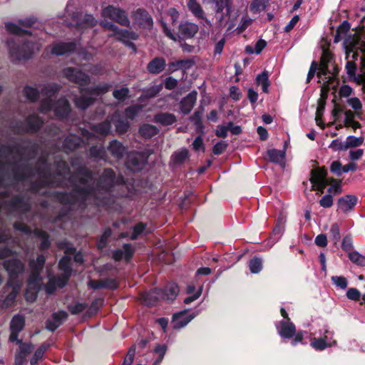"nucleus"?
Masks as SVG:
<instances>
[{
  "instance_id": "obj_43",
  "label": "nucleus",
  "mask_w": 365,
  "mask_h": 365,
  "mask_svg": "<svg viewBox=\"0 0 365 365\" xmlns=\"http://www.w3.org/2000/svg\"><path fill=\"white\" fill-rule=\"evenodd\" d=\"M256 83L258 86H262V90L264 93H268L269 81L268 71H264L256 77Z\"/></svg>"
},
{
  "instance_id": "obj_31",
  "label": "nucleus",
  "mask_w": 365,
  "mask_h": 365,
  "mask_svg": "<svg viewBox=\"0 0 365 365\" xmlns=\"http://www.w3.org/2000/svg\"><path fill=\"white\" fill-rule=\"evenodd\" d=\"M154 121L163 126L170 125L176 122L177 119L174 114L170 113H159L154 115Z\"/></svg>"
},
{
  "instance_id": "obj_48",
  "label": "nucleus",
  "mask_w": 365,
  "mask_h": 365,
  "mask_svg": "<svg viewBox=\"0 0 365 365\" xmlns=\"http://www.w3.org/2000/svg\"><path fill=\"white\" fill-rule=\"evenodd\" d=\"M88 306V304L86 302H74L68 305L67 308L71 314L76 315L83 312Z\"/></svg>"
},
{
  "instance_id": "obj_11",
  "label": "nucleus",
  "mask_w": 365,
  "mask_h": 365,
  "mask_svg": "<svg viewBox=\"0 0 365 365\" xmlns=\"http://www.w3.org/2000/svg\"><path fill=\"white\" fill-rule=\"evenodd\" d=\"M311 174L310 180L312 184V189L323 193L324 190L329 183L327 178V170L323 168H317L312 170Z\"/></svg>"
},
{
  "instance_id": "obj_27",
  "label": "nucleus",
  "mask_w": 365,
  "mask_h": 365,
  "mask_svg": "<svg viewBox=\"0 0 365 365\" xmlns=\"http://www.w3.org/2000/svg\"><path fill=\"white\" fill-rule=\"evenodd\" d=\"M108 150L112 156L118 159L122 158L127 152L126 148L117 140H113L110 142L108 146Z\"/></svg>"
},
{
  "instance_id": "obj_42",
  "label": "nucleus",
  "mask_w": 365,
  "mask_h": 365,
  "mask_svg": "<svg viewBox=\"0 0 365 365\" xmlns=\"http://www.w3.org/2000/svg\"><path fill=\"white\" fill-rule=\"evenodd\" d=\"M187 7L192 14L198 19H203L205 18V13L201 6L196 1V0H189L187 2Z\"/></svg>"
},
{
  "instance_id": "obj_25",
  "label": "nucleus",
  "mask_w": 365,
  "mask_h": 365,
  "mask_svg": "<svg viewBox=\"0 0 365 365\" xmlns=\"http://www.w3.org/2000/svg\"><path fill=\"white\" fill-rule=\"evenodd\" d=\"M14 152H17L19 156L21 155V153H19L16 148L7 145L0 146V170L3 168V160L10 161L14 159Z\"/></svg>"
},
{
  "instance_id": "obj_19",
  "label": "nucleus",
  "mask_w": 365,
  "mask_h": 365,
  "mask_svg": "<svg viewBox=\"0 0 365 365\" xmlns=\"http://www.w3.org/2000/svg\"><path fill=\"white\" fill-rule=\"evenodd\" d=\"M9 207L21 213L29 211L31 208L29 200L21 195H17L13 197L8 203Z\"/></svg>"
},
{
  "instance_id": "obj_34",
  "label": "nucleus",
  "mask_w": 365,
  "mask_h": 365,
  "mask_svg": "<svg viewBox=\"0 0 365 365\" xmlns=\"http://www.w3.org/2000/svg\"><path fill=\"white\" fill-rule=\"evenodd\" d=\"M113 118L115 119L114 120V125L115 126L116 132L119 134L125 133L130 128V123L128 120L120 118L118 111L114 113Z\"/></svg>"
},
{
  "instance_id": "obj_62",
  "label": "nucleus",
  "mask_w": 365,
  "mask_h": 365,
  "mask_svg": "<svg viewBox=\"0 0 365 365\" xmlns=\"http://www.w3.org/2000/svg\"><path fill=\"white\" fill-rule=\"evenodd\" d=\"M329 148L335 151L346 150V142L341 141L339 139H335L331 141V144L329 145Z\"/></svg>"
},
{
  "instance_id": "obj_44",
  "label": "nucleus",
  "mask_w": 365,
  "mask_h": 365,
  "mask_svg": "<svg viewBox=\"0 0 365 365\" xmlns=\"http://www.w3.org/2000/svg\"><path fill=\"white\" fill-rule=\"evenodd\" d=\"M89 156L97 160H105V148L102 145L91 146L89 149Z\"/></svg>"
},
{
  "instance_id": "obj_59",
  "label": "nucleus",
  "mask_w": 365,
  "mask_h": 365,
  "mask_svg": "<svg viewBox=\"0 0 365 365\" xmlns=\"http://www.w3.org/2000/svg\"><path fill=\"white\" fill-rule=\"evenodd\" d=\"M331 279L336 287L341 289H345L348 286V281L344 277L333 276Z\"/></svg>"
},
{
  "instance_id": "obj_13",
  "label": "nucleus",
  "mask_w": 365,
  "mask_h": 365,
  "mask_svg": "<svg viewBox=\"0 0 365 365\" xmlns=\"http://www.w3.org/2000/svg\"><path fill=\"white\" fill-rule=\"evenodd\" d=\"M103 13L104 16H108L113 21L119 23L123 26H128L130 24V21L125 11L113 6H106L103 9Z\"/></svg>"
},
{
  "instance_id": "obj_35",
  "label": "nucleus",
  "mask_w": 365,
  "mask_h": 365,
  "mask_svg": "<svg viewBox=\"0 0 365 365\" xmlns=\"http://www.w3.org/2000/svg\"><path fill=\"white\" fill-rule=\"evenodd\" d=\"M95 98L91 96H76L73 99L75 106L81 110H86L93 103Z\"/></svg>"
},
{
  "instance_id": "obj_51",
  "label": "nucleus",
  "mask_w": 365,
  "mask_h": 365,
  "mask_svg": "<svg viewBox=\"0 0 365 365\" xmlns=\"http://www.w3.org/2000/svg\"><path fill=\"white\" fill-rule=\"evenodd\" d=\"M364 138L363 137H356L354 135H349L346 137L345 142L346 150L349 148H357L361 145L364 143Z\"/></svg>"
},
{
  "instance_id": "obj_29",
  "label": "nucleus",
  "mask_w": 365,
  "mask_h": 365,
  "mask_svg": "<svg viewBox=\"0 0 365 365\" xmlns=\"http://www.w3.org/2000/svg\"><path fill=\"white\" fill-rule=\"evenodd\" d=\"M91 130L101 137H105L111 132V122L106 119L103 122L92 124Z\"/></svg>"
},
{
  "instance_id": "obj_8",
  "label": "nucleus",
  "mask_w": 365,
  "mask_h": 365,
  "mask_svg": "<svg viewBox=\"0 0 365 365\" xmlns=\"http://www.w3.org/2000/svg\"><path fill=\"white\" fill-rule=\"evenodd\" d=\"M43 120L35 114L29 115L25 120L12 123V128L15 133H31L37 132L42 126Z\"/></svg>"
},
{
  "instance_id": "obj_40",
  "label": "nucleus",
  "mask_w": 365,
  "mask_h": 365,
  "mask_svg": "<svg viewBox=\"0 0 365 365\" xmlns=\"http://www.w3.org/2000/svg\"><path fill=\"white\" fill-rule=\"evenodd\" d=\"M110 84L103 83H100L96 86L88 88L86 89V93L91 95L99 96L101 94H103L107 93L110 88Z\"/></svg>"
},
{
  "instance_id": "obj_63",
  "label": "nucleus",
  "mask_w": 365,
  "mask_h": 365,
  "mask_svg": "<svg viewBox=\"0 0 365 365\" xmlns=\"http://www.w3.org/2000/svg\"><path fill=\"white\" fill-rule=\"evenodd\" d=\"M320 206L324 208L331 207L333 205V197L331 194L324 195L319 202Z\"/></svg>"
},
{
  "instance_id": "obj_49",
  "label": "nucleus",
  "mask_w": 365,
  "mask_h": 365,
  "mask_svg": "<svg viewBox=\"0 0 365 365\" xmlns=\"http://www.w3.org/2000/svg\"><path fill=\"white\" fill-rule=\"evenodd\" d=\"M269 4V0H253L250 6L251 11L253 13H259L265 10Z\"/></svg>"
},
{
  "instance_id": "obj_38",
  "label": "nucleus",
  "mask_w": 365,
  "mask_h": 365,
  "mask_svg": "<svg viewBox=\"0 0 365 365\" xmlns=\"http://www.w3.org/2000/svg\"><path fill=\"white\" fill-rule=\"evenodd\" d=\"M158 128L150 124H143L140 126L139 132L140 135L145 138H151L158 133Z\"/></svg>"
},
{
  "instance_id": "obj_7",
  "label": "nucleus",
  "mask_w": 365,
  "mask_h": 365,
  "mask_svg": "<svg viewBox=\"0 0 365 365\" xmlns=\"http://www.w3.org/2000/svg\"><path fill=\"white\" fill-rule=\"evenodd\" d=\"M161 26L165 35L174 41L190 38L198 31L197 24L188 21L180 23L178 34L173 32L163 21L161 22Z\"/></svg>"
},
{
  "instance_id": "obj_4",
  "label": "nucleus",
  "mask_w": 365,
  "mask_h": 365,
  "mask_svg": "<svg viewBox=\"0 0 365 365\" xmlns=\"http://www.w3.org/2000/svg\"><path fill=\"white\" fill-rule=\"evenodd\" d=\"M3 266L9 275V279L6 289H11V291L3 300L2 304L5 307H9L14 304L17 294L20 292L22 281L19 279V274L23 273L24 270V265L19 259H11L4 261Z\"/></svg>"
},
{
  "instance_id": "obj_61",
  "label": "nucleus",
  "mask_w": 365,
  "mask_h": 365,
  "mask_svg": "<svg viewBox=\"0 0 365 365\" xmlns=\"http://www.w3.org/2000/svg\"><path fill=\"white\" fill-rule=\"evenodd\" d=\"M346 103L356 112L361 110L362 108V103L361 101L356 97H351L348 98Z\"/></svg>"
},
{
  "instance_id": "obj_12",
  "label": "nucleus",
  "mask_w": 365,
  "mask_h": 365,
  "mask_svg": "<svg viewBox=\"0 0 365 365\" xmlns=\"http://www.w3.org/2000/svg\"><path fill=\"white\" fill-rule=\"evenodd\" d=\"M198 314L199 311L190 313L187 309L175 313L172 318L173 329H178L185 327Z\"/></svg>"
},
{
  "instance_id": "obj_17",
  "label": "nucleus",
  "mask_w": 365,
  "mask_h": 365,
  "mask_svg": "<svg viewBox=\"0 0 365 365\" xmlns=\"http://www.w3.org/2000/svg\"><path fill=\"white\" fill-rule=\"evenodd\" d=\"M358 202V197L354 195H346L338 199L336 206L337 212H348L352 210Z\"/></svg>"
},
{
  "instance_id": "obj_58",
  "label": "nucleus",
  "mask_w": 365,
  "mask_h": 365,
  "mask_svg": "<svg viewBox=\"0 0 365 365\" xmlns=\"http://www.w3.org/2000/svg\"><path fill=\"white\" fill-rule=\"evenodd\" d=\"M349 258L352 262L358 265H365V257L359 254L358 252L354 251L349 252Z\"/></svg>"
},
{
  "instance_id": "obj_46",
  "label": "nucleus",
  "mask_w": 365,
  "mask_h": 365,
  "mask_svg": "<svg viewBox=\"0 0 365 365\" xmlns=\"http://www.w3.org/2000/svg\"><path fill=\"white\" fill-rule=\"evenodd\" d=\"M151 232L150 230H146V224L143 222H139L136 224L133 227V231L131 233V235L130 237V239L132 240H134L138 237V236L141 235L142 234H148Z\"/></svg>"
},
{
  "instance_id": "obj_45",
  "label": "nucleus",
  "mask_w": 365,
  "mask_h": 365,
  "mask_svg": "<svg viewBox=\"0 0 365 365\" xmlns=\"http://www.w3.org/2000/svg\"><path fill=\"white\" fill-rule=\"evenodd\" d=\"M188 158V150L182 149L173 153L171 156V160L175 165H181Z\"/></svg>"
},
{
  "instance_id": "obj_60",
  "label": "nucleus",
  "mask_w": 365,
  "mask_h": 365,
  "mask_svg": "<svg viewBox=\"0 0 365 365\" xmlns=\"http://www.w3.org/2000/svg\"><path fill=\"white\" fill-rule=\"evenodd\" d=\"M330 237L334 241V243L336 244L340 240V230L339 226L337 223H334L331 225L330 228Z\"/></svg>"
},
{
  "instance_id": "obj_33",
  "label": "nucleus",
  "mask_w": 365,
  "mask_h": 365,
  "mask_svg": "<svg viewBox=\"0 0 365 365\" xmlns=\"http://www.w3.org/2000/svg\"><path fill=\"white\" fill-rule=\"evenodd\" d=\"M34 235L41 240L39 245V250L43 251L48 250L51 246V241L49 240V235L41 230L35 229L33 232Z\"/></svg>"
},
{
  "instance_id": "obj_54",
  "label": "nucleus",
  "mask_w": 365,
  "mask_h": 365,
  "mask_svg": "<svg viewBox=\"0 0 365 365\" xmlns=\"http://www.w3.org/2000/svg\"><path fill=\"white\" fill-rule=\"evenodd\" d=\"M23 93L25 97L32 102L36 101L39 96L38 91L36 88L29 86L24 88Z\"/></svg>"
},
{
  "instance_id": "obj_41",
  "label": "nucleus",
  "mask_w": 365,
  "mask_h": 365,
  "mask_svg": "<svg viewBox=\"0 0 365 365\" xmlns=\"http://www.w3.org/2000/svg\"><path fill=\"white\" fill-rule=\"evenodd\" d=\"M25 325L24 317L21 315H14L11 321L10 329L12 331L21 332Z\"/></svg>"
},
{
  "instance_id": "obj_10",
  "label": "nucleus",
  "mask_w": 365,
  "mask_h": 365,
  "mask_svg": "<svg viewBox=\"0 0 365 365\" xmlns=\"http://www.w3.org/2000/svg\"><path fill=\"white\" fill-rule=\"evenodd\" d=\"M202 2L214 5L216 18L221 26L225 21V17L230 15L232 0H202Z\"/></svg>"
},
{
  "instance_id": "obj_1",
  "label": "nucleus",
  "mask_w": 365,
  "mask_h": 365,
  "mask_svg": "<svg viewBox=\"0 0 365 365\" xmlns=\"http://www.w3.org/2000/svg\"><path fill=\"white\" fill-rule=\"evenodd\" d=\"M54 168L55 171L52 172L51 165L42 157L38 159L34 170L27 163L15 165L12 175L17 182L36 176L37 180L30 185V190L34 193L39 192L44 187L69 184L72 187L71 192H58L56 198L70 210L82 211L89 205H95L98 210H117L120 208L119 197H130L123 178L116 177L110 168L105 169L96 182L93 173L85 166L78 168L73 174L65 160L55 161Z\"/></svg>"
},
{
  "instance_id": "obj_37",
  "label": "nucleus",
  "mask_w": 365,
  "mask_h": 365,
  "mask_svg": "<svg viewBox=\"0 0 365 365\" xmlns=\"http://www.w3.org/2000/svg\"><path fill=\"white\" fill-rule=\"evenodd\" d=\"M51 344L48 342L43 343L34 352V356L30 360L31 365H36L40 359H42L44 353L48 349Z\"/></svg>"
},
{
  "instance_id": "obj_16",
  "label": "nucleus",
  "mask_w": 365,
  "mask_h": 365,
  "mask_svg": "<svg viewBox=\"0 0 365 365\" xmlns=\"http://www.w3.org/2000/svg\"><path fill=\"white\" fill-rule=\"evenodd\" d=\"M76 48L73 42L56 41L49 46L46 49L55 56H62L73 52Z\"/></svg>"
},
{
  "instance_id": "obj_56",
  "label": "nucleus",
  "mask_w": 365,
  "mask_h": 365,
  "mask_svg": "<svg viewBox=\"0 0 365 365\" xmlns=\"http://www.w3.org/2000/svg\"><path fill=\"white\" fill-rule=\"evenodd\" d=\"M266 45H267L266 41L260 39L255 43V50L253 49V48L252 46H246V51L250 54H252V53L259 54L262 52V51L266 46Z\"/></svg>"
},
{
  "instance_id": "obj_57",
  "label": "nucleus",
  "mask_w": 365,
  "mask_h": 365,
  "mask_svg": "<svg viewBox=\"0 0 365 365\" xmlns=\"http://www.w3.org/2000/svg\"><path fill=\"white\" fill-rule=\"evenodd\" d=\"M59 268L64 272L65 275H71V267L70 264V258L67 256H64L58 263Z\"/></svg>"
},
{
  "instance_id": "obj_30",
  "label": "nucleus",
  "mask_w": 365,
  "mask_h": 365,
  "mask_svg": "<svg viewBox=\"0 0 365 365\" xmlns=\"http://www.w3.org/2000/svg\"><path fill=\"white\" fill-rule=\"evenodd\" d=\"M116 35L120 41L123 42L133 49H135V44L129 42V40H136L138 38V34L136 33L125 29H120L117 32Z\"/></svg>"
},
{
  "instance_id": "obj_6",
  "label": "nucleus",
  "mask_w": 365,
  "mask_h": 365,
  "mask_svg": "<svg viewBox=\"0 0 365 365\" xmlns=\"http://www.w3.org/2000/svg\"><path fill=\"white\" fill-rule=\"evenodd\" d=\"M45 262L46 258L42 254L38 255L36 259H30L29 261L31 274L28 279L27 288L25 292V298L27 302H33L37 297L41 281V273Z\"/></svg>"
},
{
  "instance_id": "obj_26",
  "label": "nucleus",
  "mask_w": 365,
  "mask_h": 365,
  "mask_svg": "<svg viewBox=\"0 0 365 365\" xmlns=\"http://www.w3.org/2000/svg\"><path fill=\"white\" fill-rule=\"evenodd\" d=\"M82 143V139L76 135H70L66 137L63 143V149L68 153L75 150Z\"/></svg>"
},
{
  "instance_id": "obj_47",
  "label": "nucleus",
  "mask_w": 365,
  "mask_h": 365,
  "mask_svg": "<svg viewBox=\"0 0 365 365\" xmlns=\"http://www.w3.org/2000/svg\"><path fill=\"white\" fill-rule=\"evenodd\" d=\"M284 232V227L280 225H276L268 240L269 247H272L281 237Z\"/></svg>"
},
{
  "instance_id": "obj_39",
  "label": "nucleus",
  "mask_w": 365,
  "mask_h": 365,
  "mask_svg": "<svg viewBox=\"0 0 365 365\" xmlns=\"http://www.w3.org/2000/svg\"><path fill=\"white\" fill-rule=\"evenodd\" d=\"M193 64V62L190 60L182 59L178 60L173 62H170L168 65L169 71L170 72H174L179 68L188 69Z\"/></svg>"
},
{
  "instance_id": "obj_2",
  "label": "nucleus",
  "mask_w": 365,
  "mask_h": 365,
  "mask_svg": "<svg viewBox=\"0 0 365 365\" xmlns=\"http://www.w3.org/2000/svg\"><path fill=\"white\" fill-rule=\"evenodd\" d=\"M5 28L9 34L14 35L6 40L9 57L13 62L31 58L36 51H39L43 41L48 36L42 30H25L12 22L6 23Z\"/></svg>"
},
{
  "instance_id": "obj_64",
  "label": "nucleus",
  "mask_w": 365,
  "mask_h": 365,
  "mask_svg": "<svg viewBox=\"0 0 365 365\" xmlns=\"http://www.w3.org/2000/svg\"><path fill=\"white\" fill-rule=\"evenodd\" d=\"M18 352L21 354L28 356L33 350V345L31 343H20Z\"/></svg>"
},
{
  "instance_id": "obj_15",
  "label": "nucleus",
  "mask_w": 365,
  "mask_h": 365,
  "mask_svg": "<svg viewBox=\"0 0 365 365\" xmlns=\"http://www.w3.org/2000/svg\"><path fill=\"white\" fill-rule=\"evenodd\" d=\"M134 24L145 29H151L153 21L151 16L143 9H138L133 13Z\"/></svg>"
},
{
  "instance_id": "obj_18",
  "label": "nucleus",
  "mask_w": 365,
  "mask_h": 365,
  "mask_svg": "<svg viewBox=\"0 0 365 365\" xmlns=\"http://www.w3.org/2000/svg\"><path fill=\"white\" fill-rule=\"evenodd\" d=\"M276 328L279 335L284 339H291L294 336L296 332L295 326L290 321V319L279 322L276 324Z\"/></svg>"
},
{
  "instance_id": "obj_21",
  "label": "nucleus",
  "mask_w": 365,
  "mask_h": 365,
  "mask_svg": "<svg viewBox=\"0 0 365 365\" xmlns=\"http://www.w3.org/2000/svg\"><path fill=\"white\" fill-rule=\"evenodd\" d=\"M146 163V158L142 153H131L128 156L127 167L133 170H139L143 168Z\"/></svg>"
},
{
  "instance_id": "obj_14",
  "label": "nucleus",
  "mask_w": 365,
  "mask_h": 365,
  "mask_svg": "<svg viewBox=\"0 0 365 365\" xmlns=\"http://www.w3.org/2000/svg\"><path fill=\"white\" fill-rule=\"evenodd\" d=\"M336 344V341L333 339V333L328 329H325L324 336L322 337H314L311 340L310 344L314 349L322 351Z\"/></svg>"
},
{
  "instance_id": "obj_3",
  "label": "nucleus",
  "mask_w": 365,
  "mask_h": 365,
  "mask_svg": "<svg viewBox=\"0 0 365 365\" xmlns=\"http://www.w3.org/2000/svg\"><path fill=\"white\" fill-rule=\"evenodd\" d=\"M61 86L57 83H50L45 86L41 91L46 96L42 100L39 110L41 113H46L53 109L54 114L59 119L68 118L71 112V105L67 99L61 98L56 102L53 103L51 98L59 91Z\"/></svg>"
},
{
  "instance_id": "obj_22",
  "label": "nucleus",
  "mask_w": 365,
  "mask_h": 365,
  "mask_svg": "<svg viewBox=\"0 0 365 365\" xmlns=\"http://www.w3.org/2000/svg\"><path fill=\"white\" fill-rule=\"evenodd\" d=\"M161 289H153L149 292H145L141 296V300L145 305L150 307L156 304L159 300H163Z\"/></svg>"
},
{
  "instance_id": "obj_55",
  "label": "nucleus",
  "mask_w": 365,
  "mask_h": 365,
  "mask_svg": "<svg viewBox=\"0 0 365 365\" xmlns=\"http://www.w3.org/2000/svg\"><path fill=\"white\" fill-rule=\"evenodd\" d=\"M129 88L128 87H122L119 89H115L113 91V96L119 101H125L129 96Z\"/></svg>"
},
{
  "instance_id": "obj_24",
  "label": "nucleus",
  "mask_w": 365,
  "mask_h": 365,
  "mask_svg": "<svg viewBox=\"0 0 365 365\" xmlns=\"http://www.w3.org/2000/svg\"><path fill=\"white\" fill-rule=\"evenodd\" d=\"M134 250L130 244H124L123 250H115L113 252V258L115 261H120L122 259H125L128 261L133 256Z\"/></svg>"
},
{
  "instance_id": "obj_50",
  "label": "nucleus",
  "mask_w": 365,
  "mask_h": 365,
  "mask_svg": "<svg viewBox=\"0 0 365 365\" xmlns=\"http://www.w3.org/2000/svg\"><path fill=\"white\" fill-rule=\"evenodd\" d=\"M248 265L252 274H257L262 269V259L260 257H255L250 260Z\"/></svg>"
},
{
  "instance_id": "obj_5",
  "label": "nucleus",
  "mask_w": 365,
  "mask_h": 365,
  "mask_svg": "<svg viewBox=\"0 0 365 365\" xmlns=\"http://www.w3.org/2000/svg\"><path fill=\"white\" fill-rule=\"evenodd\" d=\"M81 0H69L64 10L62 21L67 26L84 29L94 26L97 21L91 14H83L78 11Z\"/></svg>"
},
{
  "instance_id": "obj_20",
  "label": "nucleus",
  "mask_w": 365,
  "mask_h": 365,
  "mask_svg": "<svg viewBox=\"0 0 365 365\" xmlns=\"http://www.w3.org/2000/svg\"><path fill=\"white\" fill-rule=\"evenodd\" d=\"M68 314L65 311L61 310L54 312L46 321V329L51 331H54L63 324V322L66 320Z\"/></svg>"
},
{
  "instance_id": "obj_23",
  "label": "nucleus",
  "mask_w": 365,
  "mask_h": 365,
  "mask_svg": "<svg viewBox=\"0 0 365 365\" xmlns=\"http://www.w3.org/2000/svg\"><path fill=\"white\" fill-rule=\"evenodd\" d=\"M197 92L192 91L184 97L180 102V112L183 114H188L192 110L197 100Z\"/></svg>"
},
{
  "instance_id": "obj_28",
  "label": "nucleus",
  "mask_w": 365,
  "mask_h": 365,
  "mask_svg": "<svg viewBox=\"0 0 365 365\" xmlns=\"http://www.w3.org/2000/svg\"><path fill=\"white\" fill-rule=\"evenodd\" d=\"M166 66L165 60L162 57H155L147 65V70L151 74H158Z\"/></svg>"
},
{
  "instance_id": "obj_53",
  "label": "nucleus",
  "mask_w": 365,
  "mask_h": 365,
  "mask_svg": "<svg viewBox=\"0 0 365 365\" xmlns=\"http://www.w3.org/2000/svg\"><path fill=\"white\" fill-rule=\"evenodd\" d=\"M143 106L140 104L132 105L125 110V115L127 118L133 120L143 110Z\"/></svg>"
},
{
  "instance_id": "obj_36",
  "label": "nucleus",
  "mask_w": 365,
  "mask_h": 365,
  "mask_svg": "<svg viewBox=\"0 0 365 365\" xmlns=\"http://www.w3.org/2000/svg\"><path fill=\"white\" fill-rule=\"evenodd\" d=\"M267 155L271 162L282 164L285 158V149H270L267 151Z\"/></svg>"
},
{
  "instance_id": "obj_32",
  "label": "nucleus",
  "mask_w": 365,
  "mask_h": 365,
  "mask_svg": "<svg viewBox=\"0 0 365 365\" xmlns=\"http://www.w3.org/2000/svg\"><path fill=\"white\" fill-rule=\"evenodd\" d=\"M162 290L163 300H173L179 293L178 286L175 283H168Z\"/></svg>"
},
{
  "instance_id": "obj_52",
  "label": "nucleus",
  "mask_w": 365,
  "mask_h": 365,
  "mask_svg": "<svg viewBox=\"0 0 365 365\" xmlns=\"http://www.w3.org/2000/svg\"><path fill=\"white\" fill-rule=\"evenodd\" d=\"M162 86H153L150 88L143 89V94L139 98L140 100L143 98H151L155 97L161 91Z\"/></svg>"
},
{
  "instance_id": "obj_9",
  "label": "nucleus",
  "mask_w": 365,
  "mask_h": 365,
  "mask_svg": "<svg viewBox=\"0 0 365 365\" xmlns=\"http://www.w3.org/2000/svg\"><path fill=\"white\" fill-rule=\"evenodd\" d=\"M63 76L69 81L78 84L81 93H86V88H83V86H87L91 81L90 76L88 74L79 69L68 67L63 70Z\"/></svg>"
}]
</instances>
